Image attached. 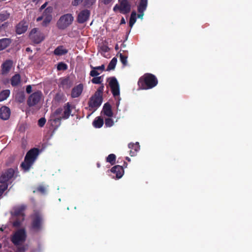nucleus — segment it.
Listing matches in <instances>:
<instances>
[{
    "mask_svg": "<svg viewBox=\"0 0 252 252\" xmlns=\"http://www.w3.org/2000/svg\"><path fill=\"white\" fill-rule=\"evenodd\" d=\"M43 19V16H40V17H38L37 19H36V21L37 22H39L40 21H41Z\"/></svg>",
    "mask_w": 252,
    "mask_h": 252,
    "instance_id": "58",
    "label": "nucleus"
},
{
    "mask_svg": "<svg viewBox=\"0 0 252 252\" xmlns=\"http://www.w3.org/2000/svg\"><path fill=\"white\" fill-rule=\"evenodd\" d=\"M126 159L128 160V161H130V158L128 157L126 158Z\"/></svg>",
    "mask_w": 252,
    "mask_h": 252,
    "instance_id": "63",
    "label": "nucleus"
},
{
    "mask_svg": "<svg viewBox=\"0 0 252 252\" xmlns=\"http://www.w3.org/2000/svg\"><path fill=\"white\" fill-rule=\"evenodd\" d=\"M8 26V23L5 22L3 24L1 25V26H0V28H5Z\"/></svg>",
    "mask_w": 252,
    "mask_h": 252,
    "instance_id": "57",
    "label": "nucleus"
},
{
    "mask_svg": "<svg viewBox=\"0 0 252 252\" xmlns=\"http://www.w3.org/2000/svg\"><path fill=\"white\" fill-rule=\"evenodd\" d=\"M16 99L19 102H22L25 99V95L23 93H19L17 94Z\"/></svg>",
    "mask_w": 252,
    "mask_h": 252,
    "instance_id": "45",
    "label": "nucleus"
},
{
    "mask_svg": "<svg viewBox=\"0 0 252 252\" xmlns=\"http://www.w3.org/2000/svg\"><path fill=\"white\" fill-rule=\"evenodd\" d=\"M83 1V0H73L72 1L71 4L73 6H76L82 3Z\"/></svg>",
    "mask_w": 252,
    "mask_h": 252,
    "instance_id": "50",
    "label": "nucleus"
},
{
    "mask_svg": "<svg viewBox=\"0 0 252 252\" xmlns=\"http://www.w3.org/2000/svg\"><path fill=\"white\" fill-rule=\"evenodd\" d=\"M114 124V121L111 117L105 119V125L106 127H111L113 126Z\"/></svg>",
    "mask_w": 252,
    "mask_h": 252,
    "instance_id": "36",
    "label": "nucleus"
},
{
    "mask_svg": "<svg viewBox=\"0 0 252 252\" xmlns=\"http://www.w3.org/2000/svg\"><path fill=\"white\" fill-rule=\"evenodd\" d=\"M116 159V156L113 154H111L107 157L106 161L109 162L112 165L115 163Z\"/></svg>",
    "mask_w": 252,
    "mask_h": 252,
    "instance_id": "33",
    "label": "nucleus"
},
{
    "mask_svg": "<svg viewBox=\"0 0 252 252\" xmlns=\"http://www.w3.org/2000/svg\"><path fill=\"white\" fill-rule=\"evenodd\" d=\"M158 84V80L153 74L147 73L141 76L138 81L139 88L141 90L151 89Z\"/></svg>",
    "mask_w": 252,
    "mask_h": 252,
    "instance_id": "1",
    "label": "nucleus"
},
{
    "mask_svg": "<svg viewBox=\"0 0 252 252\" xmlns=\"http://www.w3.org/2000/svg\"><path fill=\"white\" fill-rule=\"evenodd\" d=\"M102 111L104 115L108 117H112L113 116L111 106L108 102L104 104Z\"/></svg>",
    "mask_w": 252,
    "mask_h": 252,
    "instance_id": "21",
    "label": "nucleus"
},
{
    "mask_svg": "<svg viewBox=\"0 0 252 252\" xmlns=\"http://www.w3.org/2000/svg\"><path fill=\"white\" fill-rule=\"evenodd\" d=\"M107 49H108V47L107 46H103L102 48V50L104 51V52H107Z\"/></svg>",
    "mask_w": 252,
    "mask_h": 252,
    "instance_id": "60",
    "label": "nucleus"
},
{
    "mask_svg": "<svg viewBox=\"0 0 252 252\" xmlns=\"http://www.w3.org/2000/svg\"><path fill=\"white\" fill-rule=\"evenodd\" d=\"M26 238V234L25 230L21 229L14 233L11 238V241L15 245H18L25 241Z\"/></svg>",
    "mask_w": 252,
    "mask_h": 252,
    "instance_id": "6",
    "label": "nucleus"
},
{
    "mask_svg": "<svg viewBox=\"0 0 252 252\" xmlns=\"http://www.w3.org/2000/svg\"><path fill=\"white\" fill-rule=\"evenodd\" d=\"M90 16V11L89 10H83L78 15L77 22L80 24H83L88 20Z\"/></svg>",
    "mask_w": 252,
    "mask_h": 252,
    "instance_id": "12",
    "label": "nucleus"
},
{
    "mask_svg": "<svg viewBox=\"0 0 252 252\" xmlns=\"http://www.w3.org/2000/svg\"><path fill=\"white\" fill-rule=\"evenodd\" d=\"M11 43L10 38H4L0 39V51L6 48Z\"/></svg>",
    "mask_w": 252,
    "mask_h": 252,
    "instance_id": "23",
    "label": "nucleus"
},
{
    "mask_svg": "<svg viewBox=\"0 0 252 252\" xmlns=\"http://www.w3.org/2000/svg\"><path fill=\"white\" fill-rule=\"evenodd\" d=\"M127 52H126L125 54L120 53V61L124 66L127 65Z\"/></svg>",
    "mask_w": 252,
    "mask_h": 252,
    "instance_id": "30",
    "label": "nucleus"
},
{
    "mask_svg": "<svg viewBox=\"0 0 252 252\" xmlns=\"http://www.w3.org/2000/svg\"><path fill=\"white\" fill-rule=\"evenodd\" d=\"M136 13L135 11H132L131 12L129 22V25L130 27H132L134 24L136 22Z\"/></svg>",
    "mask_w": 252,
    "mask_h": 252,
    "instance_id": "32",
    "label": "nucleus"
},
{
    "mask_svg": "<svg viewBox=\"0 0 252 252\" xmlns=\"http://www.w3.org/2000/svg\"><path fill=\"white\" fill-rule=\"evenodd\" d=\"M115 49L116 50H118L119 49V47H118V45H116L115 47Z\"/></svg>",
    "mask_w": 252,
    "mask_h": 252,
    "instance_id": "61",
    "label": "nucleus"
},
{
    "mask_svg": "<svg viewBox=\"0 0 252 252\" xmlns=\"http://www.w3.org/2000/svg\"><path fill=\"white\" fill-rule=\"evenodd\" d=\"M61 85L62 87L66 88H68L69 87V79L68 78H63L62 79L61 82Z\"/></svg>",
    "mask_w": 252,
    "mask_h": 252,
    "instance_id": "40",
    "label": "nucleus"
},
{
    "mask_svg": "<svg viewBox=\"0 0 252 252\" xmlns=\"http://www.w3.org/2000/svg\"><path fill=\"white\" fill-rule=\"evenodd\" d=\"M103 124V119L100 117H97L93 121V125L95 128H100L102 126Z\"/></svg>",
    "mask_w": 252,
    "mask_h": 252,
    "instance_id": "26",
    "label": "nucleus"
},
{
    "mask_svg": "<svg viewBox=\"0 0 252 252\" xmlns=\"http://www.w3.org/2000/svg\"><path fill=\"white\" fill-rule=\"evenodd\" d=\"M10 13L7 11H2L0 13V22H3L10 17Z\"/></svg>",
    "mask_w": 252,
    "mask_h": 252,
    "instance_id": "31",
    "label": "nucleus"
},
{
    "mask_svg": "<svg viewBox=\"0 0 252 252\" xmlns=\"http://www.w3.org/2000/svg\"><path fill=\"white\" fill-rule=\"evenodd\" d=\"M117 62V59L116 58L114 57L109 63L108 64V65L107 67L106 71H110L112 70H114L115 68L116 63Z\"/></svg>",
    "mask_w": 252,
    "mask_h": 252,
    "instance_id": "27",
    "label": "nucleus"
},
{
    "mask_svg": "<svg viewBox=\"0 0 252 252\" xmlns=\"http://www.w3.org/2000/svg\"><path fill=\"white\" fill-rule=\"evenodd\" d=\"M64 94L63 93H58L56 94L54 97V99L56 101L58 102L63 101Z\"/></svg>",
    "mask_w": 252,
    "mask_h": 252,
    "instance_id": "39",
    "label": "nucleus"
},
{
    "mask_svg": "<svg viewBox=\"0 0 252 252\" xmlns=\"http://www.w3.org/2000/svg\"><path fill=\"white\" fill-rule=\"evenodd\" d=\"M128 148L130 149L129 151V155L131 157L136 155L137 152L140 149V146L138 142L135 143H130L128 145Z\"/></svg>",
    "mask_w": 252,
    "mask_h": 252,
    "instance_id": "19",
    "label": "nucleus"
},
{
    "mask_svg": "<svg viewBox=\"0 0 252 252\" xmlns=\"http://www.w3.org/2000/svg\"><path fill=\"white\" fill-rule=\"evenodd\" d=\"M100 73L98 72L97 70L95 69H92L90 71V75L92 77H98L97 76L100 74Z\"/></svg>",
    "mask_w": 252,
    "mask_h": 252,
    "instance_id": "48",
    "label": "nucleus"
},
{
    "mask_svg": "<svg viewBox=\"0 0 252 252\" xmlns=\"http://www.w3.org/2000/svg\"><path fill=\"white\" fill-rule=\"evenodd\" d=\"M144 12H138L139 14H138V15H137L138 18L142 19L144 15Z\"/></svg>",
    "mask_w": 252,
    "mask_h": 252,
    "instance_id": "56",
    "label": "nucleus"
},
{
    "mask_svg": "<svg viewBox=\"0 0 252 252\" xmlns=\"http://www.w3.org/2000/svg\"><path fill=\"white\" fill-rule=\"evenodd\" d=\"M74 17L71 14H64L61 16L57 21V27L60 30H64L72 23Z\"/></svg>",
    "mask_w": 252,
    "mask_h": 252,
    "instance_id": "3",
    "label": "nucleus"
},
{
    "mask_svg": "<svg viewBox=\"0 0 252 252\" xmlns=\"http://www.w3.org/2000/svg\"><path fill=\"white\" fill-rule=\"evenodd\" d=\"M28 25L27 23L22 20L20 21L16 26V33L18 34H21L25 33L28 30Z\"/></svg>",
    "mask_w": 252,
    "mask_h": 252,
    "instance_id": "13",
    "label": "nucleus"
},
{
    "mask_svg": "<svg viewBox=\"0 0 252 252\" xmlns=\"http://www.w3.org/2000/svg\"><path fill=\"white\" fill-rule=\"evenodd\" d=\"M17 167L15 169L13 168H8L3 172L0 176V183H7L8 181L11 179L14 176L16 172H17Z\"/></svg>",
    "mask_w": 252,
    "mask_h": 252,
    "instance_id": "7",
    "label": "nucleus"
},
{
    "mask_svg": "<svg viewBox=\"0 0 252 252\" xmlns=\"http://www.w3.org/2000/svg\"><path fill=\"white\" fill-rule=\"evenodd\" d=\"M101 3L104 4V5H108L112 4L114 0H100Z\"/></svg>",
    "mask_w": 252,
    "mask_h": 252,
    "instance_id": "51",
    "label": "nucleus"
},
{
    "mask_svg": "<svg viewBox=\"0 0 252 252\" xmlns=\"http://www.w3.org/2000/svg\"><path fill=\"white\" fill-rule=\"evenodd\" d=\"M32 91V86L31 85H28L26 88V92L28 94H30V93H31Z\"/></svg>",
    "mask_w": 252,
    "mask_h": 252,
    "instance_id": "53",
    "label": "nucleus"
},
{
    "mask_svg": "<svg viewBox=\"0 0 252 252\" xmlns=\"http://www.w3.org/2000/svg\"><path fill=\"white\" fill-rule=\"evenodd\" d=\"M102 102V96H98L96 94L92 95L89 101L88 105L91 108H95L96 110L101 104Z\"/></svg>",
    "mask_w": 252,
    "mask_h": 252,
    "instance_id": "10",
    "label": "nucleus"
},
{
    "mask_svg": "<svg viewBox=\"0 0 252 252\" xmlns=\"http://www.w3.org/2000/svg\"><path fill=\"white\" fill-rule=\"evenodd\" d=\"M45 17L42 22V25L44 27H46L51 21L52 19V16L49 15Z\"/></svg>",
    "mask_w": 252,
    "mask_h": 252,
    "instance_id": "35",
    "label": "nucleus"
},
{
    "mask_svg": "<svg viewBox=\"0 0 252 252\" xmlns=\"http://www.w3.org/2000/svg\"><path fill=\"white\" fill-rule=\"evenodd\" d=\"M12 61L11 60H6L1 64V73L2 74H6L10 70L12 65Z\"/></svg>",
    "mask_w": 252,
    "mask_h": 252,
    "instance_id": "18",
    "label": "nucleus"
},
{
    "mask_svg": "<svg viewBox=\"0 0 252 252\" xmlns=\"http://www.w3.org/2000/svg\"><path fill=\"white\" fill-rule=\"evenodd\" d=\"M30 48H26V51H30Z\"/></svg>",
    "mask_w": 252,
    "mask_h": 252,
    "instance_id": "62",
    "label": "nucleus"
},
{
    "mask_svg": "<svg viewBox=\"0 0 252 252\" xmlns=\"http://www.w3.org/2000/svg\"><path fill=\"white\" fill-rule=\"evenodd\" d=\"M21 82V76L19 74H16L11 78V84L13 87L18 86Z\"/></svg>",
    "mask_w": 252,
    "mask_h": 252,
    "instance_id": "24",
    "label": "nucleus"
},
{
    "mask_svg": "<svg viewBox=\"0 0 252 252\" xmlns=\"http://www.w3.org/2000/svg\"><path fill=\"white\" fill-rule=\"evenodd\" d=\"M10 91L9 90H5L0 93V101H2L7 99L9 96Z\"/></svg>",
    "mask_w": 252,
    "mask_h": 252,
    "instance_id": "29",
    "label": "nucleus"
},
{
    "mask_svg": "<svg viewBox=\"0 0 252 252\" xmlns=\"http://www.w3.org/2000/svg\"><path fill=\"white\" fill-rule=\"evenodd\" d=\"M68 53V50L64 48L63 46H58L54 51V55L58 56L64 55Z\"/></svg>",
    "mask_w": 252,
    "mask_h": 252,
    "instance_id": "22",
    "label": "nucleus"
},
{
    "mask_svg": "<svg viewBox=\"0 0 252 252\" xmlns=\"http://www.w3.org/2000/svg\"><path fill=\"white\" fill-rule=\"evenodd\" d=\"M118 10H119V11L120 12V8L119 4H117L113 7V11L114 12H116Z\"/></svg>",
    "mask_w": 252,
    "mask_h": 252,
    "instance_id": "55",
    "label": "nucleus"
},
{
    "mask_svg": "<svg viewBox=\"0 0 252 252\" xmlns=\"http://www.w3.org/2000/svg\"><path fill=\"white\" fill-rule=\"evenodd\" d=\"M104 85L102 84L100 86L98 87L97 91L95 92L94 94H96V95L98 96H102V93L104 90Z\"/></svg>",
    "mask_w": 252,
    "mask_h": 252,
    "instance_id": "41",
    "label": "nucleus"
},
{
    "mask_svg": "<svg viewBox=\"0 0 252 252\" xmlns=\"http://www.w3.org/2000/svg\"><path fill=\"white\" fill-rule=\"evenodd\" d=\"M46 120L45 118H41L38 121V125L40 127H43L45 124Z\"/></svg>",
    "mask_w": 252,
    "mask_h": 252,
    "instance_id": "47",
    "label": "nucleus"
},
{
    "mask_svg": "<svg viewBox=\"0 0 252 252\" xmlns=\"http://www.w3.org/2000/svg\"><path fill=\"white\" fill-rule=\"evenodd\" d=\"M48 2L47 1L45 2L43 4H42L41 7L39 8V11H41L43 9L45 8V7L47 6Z\"/></svg>",
    "mask_w": 252,
    "mask_h": 252,
    "instance_id": "54",
    "label": "nucleus"
},
{
    "mask_svg": "<svg viewBox=\"0 0 252 252\" xmlns=\"http://www.w3.org/2000/svg\"><path fill=\"white\" fill-rule=\"evenodd\" d=\"M10 109L5 106H3L0 108V118L3 120H7L10 115Z\"/></svg>",
    "mask_w": 252,
    "mask_h": 252,
    "instance_id": "16",
    "label": "nucleus"
},
{
    "mask_svg": "<svg viewBox=\"0 0 252 252\" xmlns=\"http://www.w3.org/2000/svg\"><path fill=\"white\" fill-rule=\"evenodd\" d=\"M120 13L126 14L129 13L131 9V5L127 0H122L119 4Z\"/></svg>",
    "mask_w": 252,
    "mask_h": 252,
    "instance_id": "11",
    "label": "nucleus"
},
{
    "mask_svg": "<svg viewBox=\"0 0 252 252\" xmlns=\"http://www.w3.org/2000/svg\"><path fill=\"white\" fill-rule=\"evenodd\" d=\"M148 0H140L139 5H138V12H144L147 7Z\"/></svg>",
    "mask_w": 252,
    "mask_h": 252,
    "instance_id": "25",
    "label": "nucleus"
},
{
    "mask_svg": "<svg viewBox=\"0 0 252 252\" xmlns=\"http://www.w3.org/2000/svg\"><path fill=\"white\" fill-rule=\"evenodd\" d=\"M111 172L116 174V178L120 179L124 174V170L123 166L117 165L113 166L111 169Z\"/></svg>",
    "mask_w": 252,
    "mask_h": 252,
    "instance_id": "17",
    "label": "nucleus"
},
{
    "mask_svg": "<svg viewBox=\"0 0 252 252\" xmlns=\"http://www.w3.org/2000/svg\"><path fill=\"white\" fill-rule=\"evenodd\" d=\"M67 65L63 62H60L57 65V70H66L67 69Z\"/></svg>",
    "mask_w": 252,
    "mask_h": 252,
    "instance_id": "34",
    "label": "nucleus"
},
{
    "mask_svg": "<svg viewBox=\"0 0 252 252\" xmlns=\"http://www.w3.org/2000/svg\"><path fill=\"white\" fill-rule=\"evenodd\" d=\"M41 96L42 93L40 91L32 93L29 96L27 100V104L29 107L35 106L40 101Z\"/></svg>",
    "mask_w": 252,
    "mask_h": 252,
    "instance_id": "9",
    "label": "nucleus"
},
{
    "mask_svg": "<svg viewBox=\"0 0 252 252\" xmlns=\"http://www.w3.org/2000/svg\"><path fill=\"white\" fill-rule=\"evenodd\" d=\"M91 68L95 69V70H97V71L100 70L101 72H102V71H103L105 70L104 64H102L100 66H95V67H94L92 65H91Z\"/></svg>",
    "mask_w": 252,
    "mask_h": 252,
    "instance_id": "46",
    "label": "nucleus"
},
{
    "mask_svg": "<svg viewBox=\"0 0 252 252\" xmlns=\"http://www.w3.org/2000/svg\"><path fill=\"white\" fill-rule=\"evenodd\" d=\"M43 219L42 216L38 212L34 214L31 224L32 228L35 232H39L42 229Z\"/></svg>",
    "mask_w": 252,
    "mask_h": 252,
    "instance_id": "4",
    "label": "nucleus"
},
{
    "mask_svg": "<svg viewBox=\"0 0 252 252\" xmlns=\"http://www.w3.org/2000/svg\"><path fill=\"white\" fill-rule=\"evenodd\" d=\"M96 0H85L84 5L87 7H90L94 4Z\"/></svg>",
    "mask_w": 252,
    "mask_h": 252,
    "instance_id": "43",
    "label": "nucleus"
},
{
    "mask_svg": "<svg viewBox=\"0 0 252 252\" xmlns=\"http://www.w3.org/2000/svg\"><path fill=\"white\" fill-rule=\"evenodd\" d=\"M62 118H56L54 120H50L51 126L54 127V129H57L61 125V121Z\"/></svg>",
    "mask_w": 252,
    "mask_h": 252,
    "instance_id": "28",
    "label": "nucleus"
},
{
    "mask_svg": "<svg viewBox=\"0 0 252 252\" xmlns=\"http://www.w3.org/2000/svg\"><path fill=\"white\" fill-rule=\"evenodd\" d=\"M26 209V206L22 205L14 209L13 216L21 218L22 220H24L25 214L24 211Z\"/></svg>",
    "mask_w": 252,
    "mask_h": 252,
    "instance_id": "14",
    "label": "nucleus"
},
{
    "mask_svg": "<svg viewBox=\"0 0 252 252\" xmlns=\"http://www.w3.org/2000/svg\"><path fill=\"white\" fill-rule=\"evenodd\" d=\"M24 220H22L21 218H17V219L13 222V226L16 227H18L20 226L22 221Z\"/></svg>",
    "mask_w": 252,
    "mask_h": 252,
    "instance_id": "44",
    "label": "nucleus"
},
{
    "mask_svg": "<svg viewBox=\"0 0 252 252\" xmlns=\"http://www.w3.org/2000/svg\"><path fill=\"white\" fill-rule=\"evenodd\" d=\"M109 80V85L111 89L112 93L114 97L120 95V86L119 83L115 77L108 78Z\"/></svg>",
    "mask_w": 252,
    "mask_h": 252,
    "instance_id": "8",
    "label": "nucleus"
},
{
    "mask_svg": "<svg viewBox=\"0 0 252 252\" xmlns=\"http://www.w3.org/2000/svg\"><path fill=\"white\" fill-rule=\"evenodd\" d=\"M2 185H0V196L2 195L5 190H6L8 188L7 183H2Z\"/></svg>",
    "mask_w": 252,
    "mask_h": 252,
    "instance_id": "42",
    "label": "nucleus"
},
{
    "mask_svg": "<svg viewBox=\"0 0 252 252\" xmlns=\"http://www.w3.org/2000/svg\"><path fill=\"white\" fill-rule=\"evenodd\" d=\"M39 150L34 148L29 150L26 155L24 160L21 164L20 167L24 172L28 171L37 158Z\"/></svg>",
    "mask_w": 252,
    "mask_h": 252,
    "instance_id": "2",
    "label": "nucleus"
},
{
    "mask_svg": "<svg viewBox=\"0 0 252 252\" xmlns=\"http://www.w3.org/2000/svg\"><path fill=\"white\" fill-rule=\"evenodd\" d=\"M102 82V76L98 77H94L92 79V82L94 84H99Z\"/></svg>",
    "mask_w": 252,
    "mask_h": 252,
    "instance_id": "38",
    "label": "nucleus"
},
{
    "mask_svg": "<svg viewBox=\"0 0 252 252\" xmlns=\"http://www.w3.org/2000/svg\"><path fill=\"white\" fill-rule=\"evenodd\" d=\"M36 190L37 191L41 193H45L46 191L45 188L43 186H40L38 187L36 189Z\"/></svg>",
    "mask_w": 252,
    "mask_h": 252,
    "instance_id": "49",
    "label": "nucleus"
},
{
    "mask_svg": "<svg viewBox=\"0 0 252 252\" xmlns=\"http://www.w3.org/2000/svg\"><path fill=\"white\" fill-rule=\"evenodd\" d=\"M126 23V21H125V20L124 18H122L121 20V23L120 24H125Z\"/></svg>",
    "mask_w": 252,
    "mask_h": 252,
    "instance_id": "59",
    "label": "nucleus"
},
{
    "mask_svg": "<svg viewBox=\"0 0 252 252\" xmlns=\"http://www.w3.org/2000/svg\"><path fill=\"white\" fill-rule=\"evenodd\" d=\"M63 109L62 108H59L55 111V114L58 115L62 113Z\"/></svg>",
    "mask_w": 252,
    "mask_h": 252,
    "instance_id": "52",
    "label": "nucleus"
},
{
    "mask_svg": "<svg viewBox=\"0 0 252 252\" xmlns=\"http://www.w3.org/2000/svg\"><path fill=\"white\" fill-rule=\"evenodd\" d=\"M64 111L62 115V118L63 119H68L71 112V105L69 102L65 104L63 106Z\"/></svg>",
    "mask_w": 252,
    "mask_h": 252,
    "instance_id": "20",
    "label": "nucleus"
},
{
    "mask_svg": "<svg viewBox=\"0 0 252 252\" xmlns=\"http://www.w3.org/2000/svg\"><path fill=\"white\" fill-rule=\"evenodd\" d=\"M83 90V85L79 84L75 86L72 89L71 93L72 98H76L79 96L82 93Z\"/></svg>",
    "mask_w": 252,
    "mask_h": 252,
    "instance_id": "15",
    "label": "nucleus"
},
{
    "mask_svg": "<svg viewBox=\"0 0 252 252\" xmlns=\"http://www.w3.org/2000/svg\"><path fill=\"white\" fill-rule=\"evenodd\" d=\"M30 39L35 44H39L44 39V34L38 31L37 28H33L29 34Z\"/></svg>",
    "mask_w": 252,
    "mask_h": 252,
    "instance_id": "5",
    "label": "nucleus"
},
{
    "mask_svg": "<svg viewBox=\"0 0 252 252\" xmlns=\"http://www.w3.org/2000/svg\"><path fill=\"white\" fill-rule=\"evenodd\" d=\"M53 8L52 6L47 7L43 12V15L44 16L52 15L51 13L53 12Z\"/></svg>",
    "mask_w": 252,
    "mask_h": 252,
    "instance_id": "37",
    "label": "nucleus"
}]
</instances>
